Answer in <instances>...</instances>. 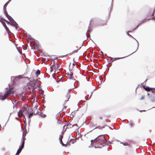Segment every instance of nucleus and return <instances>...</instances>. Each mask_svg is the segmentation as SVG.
<instances>
[{"instance_id": "obj_20", "label": "nucleus", "mask_w": 155, "mask_h": 155, "mask_svg": "<svg viewBox=\"0 0 155 155\" xmlns=\"http://www.w3.org/2000/svg\"><path fill=\"white\" fill-rule=\"evenodd\" d=\"M36 75L38 76V75L40 74V71L39 70H38L35 73Z\"/></svg>"}, {"instance_id": "obj_31", "label": "nucleus", "mask_w": 155, "mask_h": 155, "mask_svg": "<svg viewBox=\"0 0 155 155\" xmlns=\"http://www.w3.org/2000/svg\"><path fill=\"white\" fill-rule=\"evenodd\" d=\"M103 119V118L102 117H101V116H100L99 117H98V120H102Z\"/></svg>"}, {"instance_id": "obj_22", "label": "nucleus", "mask_w": 155, "mask_h": 155, "mask_svg": "<svg viewBox=\"0 0 155 155\" xmlns=\"http://www.w3.org/2000/svg\"><path fill=\"white\" fill-rule=\"evenodd\" d=\"M104 128V126H103V127L98 126V127H96L95 128L96 129L98 128V129H102L103 128Z\"/></svg>"}, {"instance_id": "obj_5", "label": "nucleus", "mask_w": 155, "mask_h": 155, "mask_svg": "<svg viewBox=\"0 0 155 155\" xmlns=\"http://www.w3.org/2000/svg\"><path fill=\"white\" fill-rule=\"evenodd\" d=\"M70 94L69 91H67L64 93L63 94L62 99L64 102L68 101L70 97Z\"/></svg>"}, {"instance_id": "obj_26", "label": "nucleus", "mask_w": 155, "mask_h": 155, "mask_svg": "<svg viewBox=\"0 0 155 155\" xmlns=\"http://www.w3.org/2000/svg\"><path fill=\"white\" fill-rule=\"evenodd\" d=\"M120 58H113V59H114V61H115L117 60L120 59Z\"/></svg>"}, {"instance_id": "obj_15", "label": "nucleus", "mask_w": 155, "mask_h": 155, "mask_svg": "<svg viewBox=\"0 0 155 155\" xmlns=\"http://www.w3.org/2000/svg\"><path fill=\"white\" fill-rule=\"evenodd\" d=\"M5 28V29L6 30L7 32H8V34L9 35L11 33V32L10 31V30H9L7 26H6L5 27H4Z\"/></svg>"}, {"instance_id": "obj_37", "label": "nucleus", "mask_w": 155, "mask_h": 155, "mask_svg": "<svg viewBox=\"0 0 155 155\" xmlns=\"http://www.w3.org/2000/svg\"><path fill=\"white\" fill-rule=\"evenodd\" d=\"M57 120L58 121V122H59V123H61V121H60V120Z\"/></svg>"}, {"instance_id": "obj_2", "label": "nucleus", "mask_w": 155, "mask_h": 155, "mask_svg": "<svg viewBox=\"0 0 155 155\" xmlns=\"http://www.w3.org/2000/svg\"><path fill=\"white\" fill-rule=\"evenodd\" d=\"M61 65L57 64L54 61L53 64L50 68V71L51 72H53V74H57L58 72V71L61 70Z\"/></svg>"}, {"instance_id": "obj_7", "label": "nucleus", "mask_w": 155, "mask_h": 155, "mask_svg": "<svg viewBox=\"0 0 155 155\" xmlns=\"http://www.w3.org/2000/svg\"><path fill=\"white\" fill-rule=\"evenodd\" d=\"M63 136L61 135L60 137V142L61 143L63 146L65 147H67L68 145H70L71 144V142L69 140H68L66 142V144H64L62 141V139L63 138Z\"/></svg>"}, {"instance_id": "obj_13", "label": "nucleus", "mask_w": 155, "mask_h": 155, "mask_svg": "<svg viewBox=\"0 0 155 155\" xmlns=\"http://www.w3.org/2000/svg\"><path fill=\"white\" fill-rule=\"evenodd\" d=\"M74 125H72L70 123H69L67 126L66 125H64L63 126V128L64 129H65V127H66V129L67 128V127H68V128L69 127L71 128L72 127H73Z\"/></svg>"}, {"instance_id": "obj_16", "label": "nucleus", "mask_w": 155, "mask_h": 155, "mask_svg": "<svg viewBox=\"0 0 155 155\" xmlns=\"http://www.w3.org/2000/svg\"><path fill=\"white\" fill-rule=\"evenodd\" d=\"M18 116L19 117H22V116H23V113L19 111L18 112Z\"/></svg>"}, {"instance_id": "obj_9", "label": "nucleus", "mask_w": 155, "mask_h": 155, "mask_svg": "<svg viewBox=\"0 0 155 155\" xmlns=\"http://www.w3.org/2000/svg\"><path fill=\"white\" fill-rule=\"evenodd\" d=\"M143 88L146 91H149L151 90H153V91H155V88L150 87H146L144 86H143Z\"/></svg>"}, {"instance_id": "obj_19", "label": "nucleus", "mask_w": 155, "mask_h": 155, "mask_svg": "<svg viewBox=\"0 0 155 155\" xmlns=\"http://www.w3.org/2000/svg\"><path fill=\"white\" fill-rule=\"evenodd\" d=\"M151 100L152 101H155V97L154 96H151Z\"/></svg>"}, {"instance_id": "obj_23", "label": "nucleus", "mask_w": 155, "mask_h": 155, "mask_svg": "<svg viewBox=\"0 0 155 155\" xmlns=\"http://www.w3.org/2000/svg\"><path fill=\"white\" fill-rule=\"evenodd\" d=\"M130 127H132L134 126V124L132 122H130Z\"/></svg>"}, {"instance_id": "obj_29", "label": "nucleus", "mask_w": 155, "mask_h": 155, "mask_svg": "<svg viewBox=\"0 0 155 155\" xmlns=\"http://www.w3.org/2000/svg\"><path fill=\"white\" fill-rule=\"evenodd\" d=\"M144 98H145V96L143 95V96H142L141 98L140 99V100H143L144 99Z\"/></svg>"}, {"instance_id": "obj_34", "label": "nucleus", "mask_w": 155, "mask_h": 155, "mask_svg": "<svg viewBox=\"0 0 155 155\" xmlns=\"http://www.w3.org/2000/svg\"><path fill=\"white\" fill-rule=\"evenodd\" d=\"M78 51V50H75V51H74L73 52V53H77Z\"/></svg>"}, {"instance_id": "obj_4", "label": "nucleus", "mask_w": 155, "mask_h": 155, "mask_svg": "<svg viewBox=\"0 0 155 155\" xmlns=\"http://www.w3.org/2000/svg\"><path fill=\"white\" fill-rule=\"evenodd\" d=\"M105 140L104 136L102 135L101 137L98 136L95 141H96V143L97 144L102 147L104 146L103 145L104 143Z\"/></svg>"}, {"instance_id": "obj_30", "label": "nucleus", "mask_w": 155, "mask_h": 155, "mask_svg": "<svg viewBox=\"0 0 155 155\" xmlns=\"http://www.w3.org/2000/svg\"><path fill=\"white\" fill-rule=\"evenodd\" d=\"M122 143L124 146L128 145V143Z\"/></svg>"}, {"instance_id": "obj_11", "label": "nucleus", "mask_w": 155, "mask_h": 155, "mask_svg": "<svg viewBox=\"0 0 155 155\" xmlns=\"http://www.w3.org/2000/svg\"><path fill=\"white\" fill-rule=\"evenodd\" d=\"M35 84H37V85H39V84L36 81H35V80H33L31 81L30 82V85L31 86L34 87L35 86Z\"/></svg>"}, {"instance_id": "obj_14", "label": "nucleus", "mask_w": 155, "mask_h": 155, "mask_svg": "<svg viewBox=\"0 0 155 155\" xmlns=\"http://www.w3.org/2000/svg\"><path fill=\"white\" fill-rule=\"evenodd\" d=\"M5 15L6 17L8 18V19L10 21H11V20H12L13 18L8 14L7 12H5Z\"/></svg>"}, {"instance_id": "obj_18", "label": "nucleus", "mask_w": 155, "mask_h": 155, "mask_svg": "<svg viewBox=\"0 0 155 155\" xmlns=\"http://www.w3.org/2000/svg\"><path fill=\"white\" fill-rule=\"evenodd\" d=\"M69 140L71 142V144H73L75 141V140L74 139H71Z\"/></svg>"}, {"instance_id": "obj_1", "label": "nucleus", "mask_w": 155, "mask_h": 155, "mask_svg": "<svg viewBox=\"0 0 155 155\" xmlns=\"http://www.w3.org/2000/svg\"><path fill=\"white\" fill-rule=\"evenodd\" d=\"M69 72H68L67 73L68 75L69 76V78H72L73 75V72H76L77 71L79 72V70L78 67L75 65L74 63L72 64L71 63L69 66Z\"/></svg>"}, {"instance_id": "obj_33", "label": "nucleus", "mask_w": 155, "mask_h": 155, "mask_svg": "<svg viewBox=\"0 0 155 155\" xmlns=\"http://www.w3.org/2000/svg\"><path fill=\"white\" fill-rule=\"evenodd\" d=\"M94 20V19H91V21H90V24L92 23Z\"/></svg>"}, {"instance_id": "obj_3", "label": "nucleus", "mask_w": 155, "mask_h": 155, "mask_svg": "<svg viewBox=\"0 0 155 155\" xmlns=\"http://www.w3.org/2000/svg\"><path fill=\"white\" fill-rule=\"evenodd\" d=\"M15 91V89L14 87L10 88L8 90L6 91L5 94L3 96H2L1 99L2 100L5 99L11 95H13Z\"/></svg>"}, {"instance_id": "obj_38", "label": "nucleus", "mask_w": 155, "mask_h": 155, "mask_svg": "<svg viewBox=\"0 0 155 155\" xmlns=\"http://www.w3.org/2000/svg\"><path fill=\"white\" fill-rule=\"evenodd\" d=\"M23 117H24V121H25V120H26V119H25V117L24 116H23Z\"/></svg>"}, {"instance_id": "obj_8", "label": "nucleus", "mask_w": 155, "mask_h": 155, "mask_svg": "<svg viewBox=\"0 0 155 155\" xmlns=\"http://www.w3.org/2000/svg\"><path fill=\"white\" fill-rule=\"evenodd\" d=\"M24 141H23V142H22V144L21 145V146L19 147V148L18 150L16 155H18L19 154V153H21V151L22 149L24 147Z\"/></svg>"}, {"instance_id": "obj_36", "label": "nucleus", "mask_w": 155, "mask_h": 155, "mask_svg": "<svg viewBox=\"0 0 155 155\" xmlns=\"http://www.w3.org/2000/svg\"><path fill=\"white\" fill-rule=\"evenodd\" d=\"M90 31V29H88L87 31V32H89Z\"/></svg>"}, {"instance_id": "obj_32", "label": "nucleus", "mask_w": 155, "mask_h": 155, "mask_svg": "<svg viewBox=\"0 0 155 155\" xmlns=\"http://www.w3.org/2000/svg\"><path fill=\"white\" fill-rule=\"evenodd\" d=\"M109 61L111 62H112L114 61V60L113 58H112L111 59H110Z\"/></svg>"}, {"instance_id": "obj_35", "label": "nucleus", "mask_w": 155, "mask_h": 155, "mask_svg": "<svg viewBox=\"0 0 155 155\" xmlns=\"http://www.w3.org/2000/svg\"><path fill=\"white\" fill-rule=\"evenodd\" d=\"M26 139L25 138V137H23V140L22 141V142H23V141H24V143L25 142V140Z\"/></svg>"}, {"instance_id": "obj_24", "label": "nucleus", "mask_w": 155, "mask_h": 155, "mask_svg": "<svg viewBox=\"0 0 155 155\" xmlns=\"http://www.w3.org/2000/svg\"><path fill=\"white\" fill-rule=\"evenodd\" d=\"M5 19H4L0 17V21L2 23L3 21H5Z\"/></svg>"}, {"instance_id": "obj_10", "label": "nucleus", "mask_w": 155, "mask_h": 155, "mask_svg": "<svg viewBox=\"0 0 155 155\" xmlns=\"http://www.w3.org/2000/svg\"><path fill=\"white\" fill-rule=\"evenodd\" d=\"M10 21L11 22V25L15 26L16 28H17L18 25L13 19H12V20Z\"/></svg>"}, {"instance_id": "obj_25", "label": "nucleus", "mask_w": 155, "mask_h": 155, "mask_svg": "<svg viewBox=\"0 0 155 155\" xmlns=\"http://www.w3.org/2000/svg\"><path fill=\"white\" fill-rule=\"evenodd\" d=\"M5 21L7 24L11 25V22L10 21H9L6 20H5Z\"/></svg>"}, {"instance_id": "obj_6", "label": "nucleus", "mask_w": 155, "mask_h": 155, "mask_svg": "<svg viewBox=\"0 0 155 155\" xmlns=\"http://www.w3.org/2000/svg\"><path fill=\"white\" fill-rule=\"evenodd\" d=\"M155 11V8H154L152 12L151 13V14H149L148 15V18H146L143 21V22H144L148 20L153 19L155 18L154 16V14Z\"/></svg>"}, {"instance_id": "obj_41", "label": "nucleus", "mask_w": 155, "mask_h": 155, "mask_svg": "<svg viewBox=\"0 0 155 155\" xmlns=\"http://www.w3.org/2000/svg\"><path fill=\"white\" fill-rule=\"evenodd\" d=\"M99 147L100 148H101V147H99Z\"/></svg>"}, {"instance_id": "obj_40", "label": "nucleus", "mask_w": 155, "mask_h": 155, "mask_svg": "<svg viewBox=\"0 0 155 155\" xmlns=\"http://www.w3.org/2000/svg\"><path fill=\"white\" fill-rule=\"evenodd\" d=\"M147 95H149V93H148L147 94Z\"/></svg>"}, {"instance_id": "obj_21", "label": "nucleus", "mask_w": 155, "mask_h": 155, "mask_svg": "<svg viewBox=\"0 0 155 155\" xmlns=\"http://www.w3.org/2000/svg\"><path fill=\"white\" fill-rule=\"evenodd\" d=\"M11 0H9V1L7 2L5 4V5L4 6V8H6V6H7V5H8V4L9 2H10V1H11Z\"/></svg>"}, {"instance_id": "obj_27", "label": "nucleus", "mask_w": 155, "mask_h": 155, "mask_svg": "<svg viewBox=\"0 0 155 155\" xmlns=\"http://www.w3.org/2000/svg\"><path fill=\"white\" fill-rule=\"evenodd\" d=\"M24 110H25V109L23 108H22L19 111L20 112H21L23 113L24 112Z\"/></svg>"}, {"instance_id": "obj_28", "label": "nucleus", "mask_w": 155, "mask_h": 155, "mask_svg": "<svg viewBox=\"0 0 155 155\" xmlns=\"http://www.w3.org/2000/svg\"><path fill=\"white\" fill-rule=\"evenodd\" d=\"M5 21H3L2 23V24L3 26H4V27H5L6 26H7L5 22Z\"/></svg>"}, {"instance_id": "obj_17", "label": "nucleus", "mask_w": 155, "mask_h": 155, "mask_svg": "<svg viewBox=\"0 0 155 155\" xmlns=\"http://www.w3.org/2000/svg\"><path fill=\"white\" fill-rule=\"evenodd\" d=\"M34 115V113H30L28 116V117L29 119H30V118H31L32 116Z\"/></svg>"}, {"instance_id": "obj_39", "label": "nucleus", "mask_w": 155, "mask_h": 155, "mask_svg": "<svg viewBox=\"0 0 155 155\" xmlns=\"http://www.w3.org/2000/svg\"><path fill=\"white\" fill-rule=\"evenodd\" d=\"M74 125H75L77 126H78V127H79V126H78V124H75Z\"/></svg>"}, {"instance_id": "obj_12", "label": "nucleus", "mask_w": 155, "mask_h": 155, "mask_svg": "<svg viewBox=\"0 0 155 155\" xmlns=\"http://www.w3.org/2000/svg\"><path fill=\"white\" fill-rule=\"evenodd\" d=\"M34 115H36V114L41 115V110L39 109H36V112L35 113V112H34Z\"/></svg>"}]
</instances>
